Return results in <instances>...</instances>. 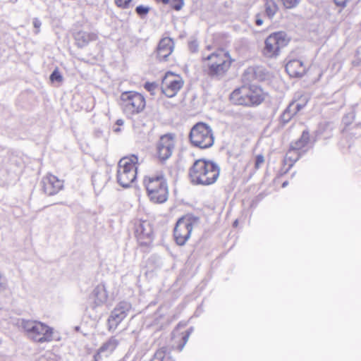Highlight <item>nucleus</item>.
<instances>
[{
    "mask_svg": "<svg viewBox=\"0 0 361 361\" xmlns=\"http://www.w3.org/2000/svg\"><path fill=\"white\" fill-rule=\"evenodd\" d=\"M23 327L28 337L35 342L46 343L53 340L52 328L37 321H26Z\"/></svg>",
    "mask_w": 361,
    "mask_h": 361,
    "instance_id": "nucleus-8",
    "label": "nucleus"
},
{
    "mask_svg": "<svg viewBox=\"0 0 361 361\" xmlns=\"http://www.w3.org/2000/svg\"><path fill=\"white\" fill-rule=\"evenodd\" d=\"M267 92L255 84H245L234 89L229 95V102L234 106L252 108L261 105L267 97Z\"/></svg>",
    "mask_w": 361,
    "mask_h": 361,
    "instance_id": "nucleus-2",
    "label": "nucleus"
},
{
    "mask_svg": "<svg viewBox=\"0 0 361 361\" xmlns=\"http://www.w3.org/2000/svg\"><path fill=\"white\" fill-rule=\"evenodd\" d=\"M33 25L35 27L39 30L41 26V22L38 19H35L33 21Z\"/></svg>",
    "mask_w": 361,
    "mask_h": 361,
    "instance_id": "nucleus-33",
    "label": "nucleus"
},
{
    "mask_svg": "<svg viewBox=\"0 0 361 361\" xmlns=\"http://www.w3.org/2000/svg\"><path fill=\"white\" fill-rule=\"evenodd\" d=\"M5 288V285L2 283H0V290H4Z\"/></svg>",
    "mask_w": 361,
    "mask_h": 361,
    "instance_id": "nucleus-38",
    "label": "nucleus"
},
{
    "mask_svg": "<svg viewBox=\"0 0 361 361\" xmlns=\"http://www.w3.org/2000/svg\"><path fill=\"white\" fill-rule=\"evenodd\" d=\"M295 1V5L296 4V3L298 2V0H294Z\"/></svg>",
    "mask_w": 361,
    "mask_h": 361,
    "instance_id": "nucleus-40",
    "label": "nucleus"
},
{
    "mask_svg": "<svg viewBox=\"0 0 361 361\" xmlns=\"http://www.w3.org/2000/svg\"><path fill=\"white\" fill-rule=\"evenodd\" d=\"M300 154H301V152H298V157L300 156Z\"/></svg>",
    "mask_w": 361,
    "mask_h": 361,
    "instance_id": "nucleus-39",
    "label": "nucleus"
},
{
    "mask_svg": "<svg viewBox=\"0 0 361 361\" xmlns=\"http://www.w3.org/2000/svg\"><path fill=\"white\" fill-rule=\"evenodd\" d=\"M310 135L309 132L307 130H304L300 138L295 142V152L296 150H300L302 147H304L309 142Z\"/></svg>",
    "mask_w": 361,
    "mask_h": 361,
    "instance_id": "nucleus-20",
    "label": "nucleus"
},
{
    "mask_svg": "<svg viewBox=\"0 0 361 361\" xmlns=\"http://www.w3.org/2000/svg\"><path fill=\"white\" fill-rule=\"evenodd\" d=\"M173 42L169 37L163 38L159 43L157 48V56L160 60L165 59L173 51Z\"/></svg>",
    "mask_w": 361,
    "mask_h": 361,
    "instance_id": "nucleus-16",
    "label": "nucleus"
},
{
    "mask_svg": "<svg viewBox=\"0 0 361 361\" xmlns=\"http://www.w3.org/2000/svg\"><path fill=\"white\" fill-rule=\"evenodd\" d=\"M264 163L265 157L263 154H260L255 155L254 158V171L252 174L259 170Z\"/></svg>",
    "mask_w": 361,
    "mask_h": 361,
    "instance_id": "nucleus-21",
    "label": "nucleus"
},
{
    "mask_svg": "<svg viewBox=\"0 0 361 361\" xmlns=\"http://www.w3.org/2000/svg\"><path fill=\"white\" fill-rule=\"evenodd\" d=\"M262 23H263V21H262V19H257V20H256V24H257V25H262Z\"/></svg>",
    "mask_w": 361,
    "mask_h": 361,
    "instance_id": "nucleus-36",
    "label": "nucleus"
},
{
    "mask_svg": "<svg viewBox=\"0 0 361 361\" xmlns=\"http://www.w3.org/2000/svg\"><path fill=\"white\" fill-rule=\"evenodd\" d=\"M292 66H293V64H292V61L290 60L288 61L286 66H285V69H286V73L290 75V76H292L293 75V71L292 70Z\"/></svg>",
    "mask_w": 361,
    "mask_h": 361,
    "instance_id": "nucleus-31",
    "label": "nucleus"
},
{
    "mask_svg": "<svg viewBox=\"0 0 361 361\" xmlns=\"http://www.w3.org/2000/svg\"><path fill=\"white\" fill-rule=\"evenodd\" d=\"M265 11L269 18H272L278 11L277 4L274 0H267L265 3Z\"/></svg>",
    "mask_w": 361,
    "mask_h": 361,
    "instance_id": "nucleus-19",
    "label": "nucleus"
},
{
    "mask_svg": "<svg viewBox=\"0 0 361 361\" xmlns=\"http://www.w3.org/2000/svg\"><path fill=\"white\" fill-rule=\"evenodd\" d=\"M290 39L283 32H276L269 35L264 42L263 55L267 58H274L279 54L280 50L286 47Z\"/></svg>",
    "mask_w": 361,
    "mask_h": 361,
    "instance_id": "nucleus-10",
    "label": "nucleus"
},
{
    "mask_svg": "<svg viewBox=\"0 0 361 361\" xmlns=\"http://www.w3.org/2000/svg\"><path fill=\"white\" fill-rule=\"evenodd\" d=\"M92 294L96 305H100L104 303L108 299V293L104 285L103 284L98 285L94 288Z\"/></svg>",
    "mask_w": 361,
    "mask_h": 361,
    "instance_id": "nucleus-17",
    "label": "nucleus"
},
{
    "mask_svg": "<svg viewBox=\"0 0 361 361\" xmlns=\"http://www.w3.org/2000/svg\"><path fill=\"white\" fill-rule=\"evenodd\" d=\"M189 140L193 146L201 149L212 147L214 142L212 128L203 122L197 123L193 126L189 134Z\"/></svg>",
    "mask_w": 361,
    "mask_h": 361,
    "instance_id": "nucleus-7",
    "label": "nucleus"
},
{
    "mask_svg": "<svg viewBox=\"0 0 361 361\" xmlns=\"http://www.w3.org/2000/svg\"><path fill=\"white\" fill-rule=\"evenodd\" d=\"M157 2H161L164 4H169V0H156Z\"/></svg>",
    "mask_w": 361,
    "mask_h": 361,
    "instance_id": "nucleus-35",
    "label": "nucleus"
},
{
    "mask_svg": "<svg viewBox=\"0 0 361 361\" xmlns=\"http://www.w3.org/2000/svg\"><path fill=\"white\" fill-rule=\"evenodd\" d=\"M170 7L175 11H180L184 6V0H169Z\"/></svg>",
    "mask_w": 361,
    "mask_h": 361,
    "instance_id": "nucleus-23",
    "label": "nucleus"
},
{
    "mask_svg": "<svg viewBox=\"0 0 361 361\" xmlns=\"http://www.w3.org/2000/svg\"><path fill=\"white\" fill-rule=\"evenodd\" d=\"M176 146V136L172 133L161 135L156 145V157L164 161L172 154Z\"/></svg>",
    "mask_w": 361,
    "mask_h": 361,
    "instance_id": "nucleus-12",
    "label": "nucleus"
},
{
    "mask_svg": "<svg viewBox=\"0 0 361 361\" xmlns=\"http://www.w3.org/2000/svg\"><path fill=\"white\" fill-rule=\"evenodd\" d=\"M307 100L305 99V102H304V104H297V106H296L297 111H300V110L303 108V106H304L305 105V104L307 103Z\"/></svg>",
    "mask_w": 361,
    "mask_h": 361,
    "instance_id": "nucleus-34",
    "label": "nucleus"
},
{
    "mask_svg": "<svg viewBox=\"0 0 361 361\" xmlns=\"http://www.w3.org/2000/svg\"><path fill=\"white\" fill-rule=\"evenodd\" d=\"M283 187H284V186H286V183H284L283 184Z\"/></svg>",
    "mask_w": 361,
    "mask_h": 361,
    "instance_id": "nucleus-42",
    "label": "nucleus"
},
{
    "mask_svg": "<svg viewBox=\"0 0 361 361\" xmlns=\"http://www.w3.org/2000/svg\"><path fill=\"white\" fill-rule=\"evenodd\" d=\"M118 104L124 114L135 115L145 110L146 99L142 94L138 92L125 91L121 94Z\"/></svg>",
    "mask_w": 361,
    "mask_h": 361,
    "instance_id": "nucleus-6",
    "label": "nucleus"
},
{
    "mask_svg": "<svg viewBox=\"0 0 361 361\" xmlns=\"http://www.w3.org/2000/svg\"><path fill=\"white\" fill-rule=\"evenodd\" d=\"M129 308L126 305H119L112 311L108 319L109 329H116L121 322L127 317Z\"/></svg>",
    "mask_w": 361,
    "mask_h": 361,
    "instance_id": "nucleus-15",
    "label": "nucleus"
},
{
    "mask_svg": "<svg viewBox=\"0 0 361 361\" xmlns=\"http://www.w3.org/2000/svg\"><path fill=\"white\" fill-rule=\"evenodd\" d=\"M50 80L51 82H61L63 80V77L59 71L58 68H56L53 73L50 75Z\"/></svg>",
    "mask_w": 361,
    "mask_h": 361,
    "instance_id": "nucleus-26",
    "label": "nucleus"
},
{
    "mask_svg": "<svg viewBox=\"0 0 361 361\" xmlns=\"http://www.w3.org/2000/svg\"><path fill=\"white\" fill-rule=\"evenodd\" d=\"M149 8L148 7H146V6H138L136 7V12L138 15L142 16H145L146 14H147V13L149 12Z\"/></svg>",
    "mask_w": 361,
    "mask_h": 361,
    "instance_id": "nucleus-29",
    "label": "nucleus"
},
{
    "mask_svg": "<svg viewBox=\"0 0 361 361\" xmlns=\"http://www.w3.org/2000/svg\"><path fill=\"white\" fill-rule=\"evenodd\" d=\"M295 63H297L300 68H301V71H295V78H301L302 77L306 71L307 68L304 65L303 62L300 60H295Z\"/></svg>",
    "mask_w": 361,
    "mask_h": 361,
    "instance_id": "nucleus-22",
    "label": "nucleus"
},
{
    "mask_svg": "<svg viewBox=\"0 0 361 361\" xmlns=\"http://www.w3.org/2000/svg\"><path fill=\"white\" fill-rule=\"evenodd\" d=\"M184 85L182 77L174 73H166L161 81V92L167 97H173L180 90Z\"/></svg>",
    "mask_w": 361,
    "mask_h": 361,
    "instance_id": "nucleus-11",
    "label": "nucleus"
},
{
    "mask_svg": "<svg viewBox=\"0 0 361 361\" xmlns=\"http://www.w3.org/2000/svg\"><path fill=\"white\" fill-rule=\"evenodd\" d=\"M63 180L48 173L42 178V190L47 196L55 195L63 190Z\"/></svg>",
    "mask_w": 361,
    "mask_h": 361,
    "instance_id": "nucleus-13",
    "label": "nucleus"
},
{
    "mask_svg": "<svg viewBox=\"0 0 361 361\" xmlns=\"http://www.w3.org/2000/svg\"><path fill=\"white\" fill-rule=\"evenodd\" d=\"M196 222V219L190 214L180 217L176 222L173 229V238L180 246L184 245L189 240Z\"/></svg>",
    "mask_w": 361,
    "mask_h": 361,
    "instance_id": "nucleus-9",
    "label": "nucleus"
},
{
    "mask_svg": "<svg viewBox=\"0 0 361 361\" xmlns=\"http://www.w3.org/2000/svg\"><path fill=\"white\" fill-rule=\"evenodd\" d=\"M143 183L151 202L161 204L167 200L169 188L166 180L162 173L145 176Z\"/></svg>",
    "mask_w": 361,
    "mask_h": 361,
    "instance_id": "nucleus-4",
    "label": "nucleus"
},
{
    "mask_svg": "<svg viewBox=\"0 0 361 361\" xmlns=\"http://www.w3.org/2000/svg\"><path fill=\"white\" fill-rule=\"evenodd\" d=\"M139 166V158L135 154L123 157L118 162L116 180L118 183L128 188L135 180Z\"/></svg>",
    "mask_w": 361,
    "mask_h": 361,
    "instance_id": "nucleus-5",
    "label": "nucleus"
},
{
    "mask_svg": "<svg viewBox=\"0 0 361 361\" xmlns=\"http://www.w3.org/2000/svg\"><path fill=\"white\" fill-rule=\"evenodd\" d=\"M188 49L190 52L195 53L198 51V44L196 41L190 42L188 44Z\"/></svg>",
    "mask_w": 361,
    "mask_h": 361,
    "instance_id": "nucleus-30",
    "label": "nucleus"
},
{
    "mask_svg": "<svg viewBox=\"0 0 361 361\" xmlns=\"http://www.w3.org/2000/svg\"><path fill=\"white\" fill-rule=\"evenodd\" d=\"M235 59L222 47L209 44L200 51V65L203 74L210 78H221L231 70Z\"/></svg>",
    "mask_w": 361,
    "mask_h": 361,
    "instance_id": "nucleus-1",
    "label": "nucleus"
},
{
    "mask_svg": "<svg viewBox=\"0 0 361 361\" xmlns=\"http://www.w3.org/2000/svg\"><path fill=\"white\" fill-rule=\"evenodd\" d=\"M135 234L141 244H145L147 240H151L152 228L147 221L138 220L134 224Z\"/></svg>",
    "mask_w": 361,
    "mask_h": 361,
    "instance_id": "nucleus-14",
    "label": "nucleus"
},
{
    "mask_svg": "<svg viewBox=\"0 0 361 361\" xmlns=\"http://www.w3.org/2000/svg\"><path fill=\"white\" fill-rule=\"evenodd\" d=\"M219 174V166L205 159L196 160L189 169V178L194 185H212L217 180Z\"/></svg>",
    "mask_w": 361,
    "mask_h": 361,
    "instance_id": "nucleus-3",
    "label": "nucleus"
},
{
    "mask_svg": "<svg viewBox=\"0 0 361 361\" xmlns=\"http://www.w3.org/2000/svg\"><path fill=\"white\" fill-rule=\"evenodd\" d=\"M292 116H293V115H292L291 111L290 109V106H289L282 114V115L281 116V120L282 121V122L286 123V122H288L292 118Z\"/></svg>",
    "mask_w": 361,
    "mask_h": 361,
    "instance_id": "nucleus-27",
    "label": "nucleus"
},
{
    "mask_svg": "<svg viewBox=\"0 0 361 361\" xmlns=\"http://www.w3.org/2000/svg\"><path fill=\"white\" fill-rule=\"evenodd\" d=\"M281 2L286 8H292L293 7V0H281Z\"/></svg>",
    "mask_w": 361,
    "mask_h": 361,
    "instance_id": "nucleus-32",
    "label": "nucleus"
},
{
    "mask_svg": "<svg viewBox=\"0 0 361 361\" xmlns=\"http://www.w3.org/2000/svg\"><path fill=\"white\" fill-rule=\"evenodd\" d=\"M133 0H114L117 7L123 9L129 8Z\"/></svg>",
    "mask_w": 361,
    "mask_h": 361,
    "instance_id": "nucleus-24",
    "label": "nucleus"
},
{
    "mask_svg": "<svg viewBox=\"0 0 361 361\" xmlns=\"http://www.w3.org/2000/svg\"><path fill=\"white\" fill-rule=\"evenodd\" d=\"M298 159V157H297L296 159H295L294 160V162H296L297 159Z\"/></svg>",
    "mask_w": 361,
    "mask_h": 361,
    "instance_id": "nucleus-41",
    "label": "nucleus"
},
{
    "mask_svg": "<svg viewBox=\"0 0 361 361\" xmlns=\"http://www.w3.org/2000/svg\"><path fill=\"white\" fill-rule=\"evenodd\" d=\"M116 124H118V126H121L123 124V121L122 119H118L116 121Z\"/></svg>",
    "mask_w": 361,
    "mask_h": 361,
    "instance_id": "nucleus-37",
    "label": "nucleus"
},
{
    "mask_svg": "<svg viewBox=\"0 0 361 361\" xmlns=\"http://www.w3.org/2000/svg\"><path fill=\"white\" fill-rule=\"evenodd\" d=\"M144 87L147 91L149 92L151 94H154L157 87V85L156 84V82H147L145 84Z\"/></svg>",
    "mask_w": 361,
    "mask_h": 361,
    "instance_id": "nucleus-28",
    "label": "nucleus"
},
{
    "mask_svg": "<svg viewBox=\"0 0 361 361\" xmlns=\"http://www.w3.org/2000/svg\"><path fill=\"white\" fill-rule=\"evenodd\" d=\"M118 345V341L116 339L111 338L109 340H108L99 348L97 353L94 357L95 361H97V355H99L101 353L106 350H109V352L112 353L117 348Z\"/></svg>",
    "mask_w": 361,
    "mask_h": 361,
    "instance_id": "nucleus-18",
    "label": "nucleus"
},
{
    "mask_svg": "<svg viewBox=\"0 0 361 361\" xmlns=\"http://www.w3.org/2000/svg\"><path fill=\"white\" fill-rule=\"evenodd\" d=\"M80 37L82 38L83 42H87L89 41L94 39L96 35L92 33H82V35L79 33L78 35L77 40L79 41L80 39Z\"/></svg>",
    "mask_w": 361,
    "mask_h": 361,
    "instance_id": "nucleus-25",
    "label": "nucleus"
}]
</instances>
